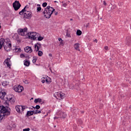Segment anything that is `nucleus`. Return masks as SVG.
<instances>
[{"label":"nucleus","mask_w":131,"mask_h":131,"mask_svg":"<svg viewBox=\"0 0 131 131\" xmlns=\"http://www.w3.org/2000/svg\"><path fill=\"white\" fill-rule=\"evenodd\" d=\"M41 10V8L40 7H38L37 8V12H40Z\"/></svg>","instance_id":"nucleus-33"},{"label":"nucleus","mask_w":131,"mask_h":131,"mask_svg":"<svg viewBox=\"0 0 131 131\" xmlns=\"http://www.w3.org/2000/svg\"><path fill=\"white\" fill-rule=\"evenodd\" d=\"M27 28H25L24 29H18L17 30V32L19 35H20L21 36H26L28 35V32H27Z\"/></svg>","instance_id":"nucleus-5"},{"label":"nucleus","mask_w":131,"mask_h":131,"mask_svg":"<svg viewBox=\"0 0 131 131\" xmlns=\"http://www.w3.org/2000/svg\"><path fill=\"white\" fill-rule=\"evenodd\" d=\"M24 82H25L26 84H28V83H29L28 81V80H26L24 81Z\"/></svg>","instance_id":"nucleus-40"},{"label":"nucleus","mask_w":131,"mask_h":131,"mask_svg":"<svg viewBox=\"0 0 131 131\" xmlns=\"http://www.w3.org/2000/svg\"><path fill=\"white\" fill-rule=\"evenodd\" d=\"M126 45L130 46L131 45V37H127L126 38Z\"/></svg>","instance_id":"nucleus-18"},{"label":"nucleus","mask_w":131,"mask_h":131,"mask_svg":"<svg viewBox=\"0 0 131 131\" xmlns=\"http://www.w3.org/2000/svg\"><path fill=\"white\" fill-rule=\"evenodd\" d=\"M63 6L64 7H66L67 4L66 3H64V4H63Z\"/></svg>","instance_id":"nucleus-41"},{"label":"nucleus","mask_w":131,"mask_h":131,"mask_svg":"<svg viewBox=\"0 0 131 131\" xmlns=\"http://www.w3.org/2000/svg\"><path fill=\"white\" fill-rule=\"evenodd\" d=\"M59 115L60 118L64 119L67 117V114H66V113H64L63 112H60L59 113Z\"/></svg>","instance_id":"nucleus-14"},{"label":"nucleus","mask_w":131,"mask_h":131,"mask_svg":"<svg viewBox=\"0 0 131 131\" xmlns=\"http://www.w3.org/2000/svg\"><path fill=\"white\" fill-rule=\"evenodd\" d=\"M60 43V45H61V46H63L64 45V43H63L62 40H61Z\"/></svg>","instance_id":"nucleus-39"},{"label":"nucleus","mask_w":131,"mask_h":131,"mask_svg":"<svg viewBox=\"0 0 131 131\" xmlns=\"http://www.w3.org/2000/svg\"><path fill=\"white\" fill-rule=\"evenodd\" d=\"M34 48H35V51L36 52L40 51V50H41L42 49V47H41V44L39 42H37L34 45Z\"/></svg>","instance_id":"nucleus-11"},{"label":"nucleus","mask_w":131,"mask_h":131,"mask_svg":"<svg viewBox=\"0 0 131 131\" xmlns=\"http://www.w3.org/2000/svg\"><path fill=\"white\" fill-rule=\"evenodd\" d=\"M4 64H6L7 65V66L8 67H9V69L11 68V64L10 58H7L6 59H5V60L4 61Z\"/></svg>","instance_id":"nucleus-12"},{"label":"nucleus","mask_w":131,"mask_h":131,"mask_svg":"<svg viewBox=\"0 0 131 131\" xmlns=\"http://www.w3.org/2000/svg\"><path fill=\"white\" fill-rule=\"evenodd\" d=\"M95 41H96V42L97 43V39H96V40H95Z\"/></svg>","instance_id":"nucleus-48"},{"label":"nucleus","mask_w":131,"mask_h":131,"mask_svg":"<svg viewBox=\"0 0 131 131\" xmlns=\"http://www.w3.org/2000/svg\"><path fill=\"white\" fill-rule=\"evenodd\" d=\"M54 96L56 99H59V98L63 99L66 97V95L61 92H56Z\"/></svg>","instance_id":"nucleus-6"},{"label":"nucleus","mask_w":131,"mask_h":131,"mask_svg":"<svg viewBox=\"0 0 131 131\" xmlns=\"http://www.w3.org/2000/svg\"><path fill=\"white\" fill-rule=\"evenodd\" d=\"M29 8L28 6H26L21 11L19 12V14L22 15L24 14V17L27 19H29L32 16L31 12L27 11V9Z\"/></svg>","instance_id":"nucleus-1"},{"label":"nucleus","mask_w":131,"mask_h":131,"mask_svg":"<svg viewBox=\"0 0 131 131\" xmlns=\"http://www.w3.org/2000/svg\"><path fill=\"white\" fill-rule=\"evenodd\" d=\"M34 114H40L41 113V111H38V110H36L34 111H33Z\"/></svg>","instance_id":"nucleus-25"},{"label":"nucleus","mask_w":131,"mask_h":131,"mask_svg":"<svg viewBox=\"0 0 131 131\" xmlns=\"http://www.w3.org/2000/svg\"><path fill=\"white\" fill-rule=\"evenodd\" d=\"M6 42V39H4L3 38H1L0 39V49H2L3 46L4 47V43Z\"/></svg>","instance_id":"nucleus-16"},{"label":"nucleus","mask_w":131,"mask_h":131,"mask_svg":"<svg viewBox=\"0 0 131 131\" xmlns=\"http://www.w3.org/2000/svg\"><path fill=\"white\" fill-rule=\"evenodd\" d=\"M11 43L9 38L6 39V42L4 43V49L7 52H9L11 50Z\"/></svg>","instance_id":"nucleus-3"},{"label":"nucleus","mask_w":131,"mask_h":131,"mask_svg":"<svg viewBox=\"0 0 131 131\" xmlns=\"http://www.w3.org/2000/svg\"><path fill=\"white\" fill-rule=\"evenodd\" d=\"M13 7L14 8V10L15 11H17L20 8V7H21V5L20 4L18 1H16L13 4Z\"/></svg>","instance_id":"nucleus-10"},{"label":"nucleus","mask_w":131,"mask_h":131,"mask_svg":"<svg viewBox=\"0 0 131 131\" xmlns=\"http://www.w3.org/2000/svg\"><path fill=\"white\" fill-rule=\"evenodd\" d=\"M20 58H24V57H25V56L24 54H21L20 55Z\"/></svg>","instance_id":"nucleus-35"},{"label":"nucleus","mask_w":131,"mask_h":131,"mask_svg":"<svg viewBox=\"0 0 131 131\" xmlns=\"http://www.w3.org/2000/svg\"><path fill=\"white\" fill-rule=\"evenodd\" d=\"M43 79H42L41 82L44 83L45 82L47 83H50L51 82V79L50 77L47 76V77H43Z\"/></svg>","instance_id":"nucleus-13"},{"label":"nucleus","mask_w":131,"mask_h":131,"mask_svg":"<svg viewBox=\"0 0 131 131\" xmlns=\"http://www.w3.org/2000/svg\"><path fill=\"white\" fill-rule=\"evenodd\" d=\"M49 56L50 57H52V54L50 53V54H49Z\"/></svg>","instance_id":"nucleus-43"},{"label":"nucleus","mask_w":131,"mask_h":131,"mask_svg":"<svg viewBox=\"0 0 131 131\" xmlns=\"http://www.w3.org/2000/svg\"><path fill=\"white\" fill-rule=\"evenodd\" d=\"M117 6L116 5H113L112 7L111 8V10L113 11H114V10L117 9Z\"/></svg>","instance_id":"nucleus-28"},{"label":"nucleus","mask_w":131,"mask_h":131,"mask_svg":"<svg viewBox=\"0 0 131 131\" xmlns=\"http://www.w3.org/2000/svg\"><path fill=\"white\" fill-rule=\"evenodd\" d=\"M76 34H77V35L80 36V35H81L82 32L80 30H78L77 31Z\"/></svg>","instance_id":"nucleus-27"},{"label":"nucleus","mask_w":131,"mask_h":131,"mask_svg":"<svg viewBox=\"0 0 131 131\" xmlns=\"http://www.w3.org/2000/svg\"><path fill=\"white\" fill-rule=\"evenodd\" d=\"M29 130H30L29 128H25V129H23V131H29Z\"/></svg>","instance_id":"nucleus-36"},{"label":"nucleus","mask_w":131,"mask_h":131,"mask_svg":"<svg viewBox=\"0 0 131 131\" xmlns=\"http://www.w3.org/2000/svg\"><path fill=\"white\" fill-rule=\"evenodd\" d=\"M71 20H72V19H71Z\"/></svg>","instance_id":"nucleus-51"},{"label":"nucleus","mask_w":131,"mask_h":131,"mask_svg":"<svg viewBox=\"0 0 131 131\" xmlns=\"http://www.w3.org/2000/svg\"><path fill=\"white\" fill-rule=\"evenodd\" d=\"M55 9L50 6H48L42 12L44 16L47 18H50Z\"/></svg>","instance_id":"nucleus-2"},{"label":"nucleus","mask_w":131,"mask_h":131,"mask_svg":"<svg viewBox=\"0 0 131 131\" xmlns=\"http://www.w3.org/2000/svg\"><path fill=\"white\" fill-rule=\"evenodd\" d=\"M47 3H43V4H42V6H43V7H46L47 6Z\"/></svg>","instance_id":"nucleus-34"},{"label":"nucleus","mask_w":131,"mask_h":131,"mask_svg":"<svg viewBox=\"0 0 131 131\" xmlns=\"http://www.w3.org/2000/svg\"><path fill=\"white\" fill-rule=\"evenodd\" d=\"M67 36H68V37H70V34H67Z\"/></svg>","instance_id":"nucleus-46"},{"label":"nucleus","mask_w":131,"mask_h":131,"mask_svg":"<svg viewBox=\"0 0 131 131\" xmlns=\"http://www.w3.org/2000/svg\"><path fill=\"white\" fill-rule=\"evenodd\" d=\"M24 64L25 66L29 67V65L30 64V62L27 60H24Z\"/></svg>","instance_id":"nucleus-21"},{"label":"nucleus","mask_w":131,"mask_h":131,"mask_svg":"<svg viewBox=\"0 0 131 131\" xmlns=\"http://www.w3.org/2000/svg\"><path fill=\"white\" fill-rule=\"evenodd\" d=\"M1 25H0V29H1Z\"/></svg>","instance_id":"nucleus-50"},{"label":"nucleus","mask_w":131,"mask_h":131,"mask_svg":"<svg viewBox=\"0 0 131 131\" xmlns=\"http://www.w3.org/2000/svg\"><path fill=\"white\" fill-rule=\"evenodd\" d=\"M58 40H59V41H60V40L62 41V40L61 38H58Z\"/></svg>","instance_id":"nucleus-44"},{"label":"nucleus","mask_w":131,"mask_h":131,"mask_svg":"<svg viewBox=\"0 0 131 131\" xmlns=\"http://www.w3.org/2000/svg\"><path fill=\"white\" fill-rule=\"evenodd\" d=\"M0 112L1 114L4 116H7L10 114V113L8 110V107H4V106H0Z\"/></svg>","instance_id":"nucleus-4"},{"label":"nucleus","mask_w":131,"mask_h":131,"mask_svg":"<svg viewBox=\"0 0 131 131\" xmlns=\"http://www.w3.org/2000/svg\"><path fill=\"white\" fill-rule=\"evenodd\" d=\"M103 4H104V5L106 6V2L104 1Z\"/></svg>","instance_id":"nucleus-42"},{"label":"nucleus","mask_w":131,"mask_h":131,"mask_svg":"<svg viewBox=\"0 0 131 131\" xmlns=\"http://www.w3.org/2000/svg\"><path fill=\"white\" fill-rule=\"evenodd\" d=\"M81 123H82V121L81 122Z\"/></svg>","instance_id":"nucleus-53"},{"label":"nucleus","mask_w":131,"mask_h":131,"mask_svg":"<svg viewBox=\"0 0 131 131\" xmlns=\"http://www.w3.org/2000/svg\"><path fill=\"white\" fill-rule=\"evenodd\" d=\"M54 2H55V3H57V2H56V1H55Z\"/></svg>","instance_id":"nucleus-49"},{"label":"nucleus","mask_w":131,"mask_h":131,"mask_svg":"<svg viewBox=\"0 0 131 131\" xmlns=\"http://www.w3.org/2000/svg\"><path fill=\"white\" fill-rule=\"evenodd\" d=\"M37 33L36 32H31V33H28L27 34L28 36L30 38L33 39L34 40H36L37 38Z\"/></svg>","instance_id":"nucleus-8"},{"label":"nucleus","mask_w":131,"mask_h":131,"mask_svg":"<svg viewBox=\"0 0 131 131\" xmlns=\"http://www.w3.org/2000/svg\"><path fill=\"white\" fill-rule=\"evenodd\" d=\"M37 60V58L36 57H33L32 62L34 63Z\"/></svg>","instance_id":"nucleus-29"},{"label":"nucleus","mask_w":131,"mask_h":131,"mask_svg":"<svg viewBox=\"0 0 131 131\" xmlns=\"http://www.w3.org/2000/svg\"><path fill=\"white\" fill-rule=\"evenodd\" d=\"M32 99H33V98H32Z\"/></svg>","instance_id":"nucleus-54"},{"label":"nucleus","mask_w":131,"mask_h":131,"mask_svg":"<svg viewBox=\"0 0 131 131\" xmlns=\"http://www.w3.org/2000/svg\"><path fill=\"white\" fill-rule=\"evenodd\" d=\"M34 102L36 103L37 102H41V99L40 98H38V99H35L34 100Z\"/></svg>","instance_id":"nucleus-24"},{"label":"nucleus","mask_w":131,"mask_h":131,"mask_svg":"<svg viewBox=\"0 0 131 131\" xmlns=\"http://www.w3.org/2000/svg\"><path fill=\"white\" fill-rule=\"evenodd\" d=\"M6 95V92H1L0 93V98L2 99H3Z\"/></svg>","instance_id":"nucleus-19"},{"label":"nucleus","mask_w":131,"mask_h":131,"mask_svg":"<svg viewBox=\"0 0 131 131\" xmlns=\"http://www.w3.org/2000/svg\"><path fill=\"white\" fill-rule=\"evenodd\" d=\"M20 51H21V49L20 48H16L15 49V51L16 52H20Z\"/></svg>","instance_id":"nucleus-32"},{"label":"nucleus","mask_w":131,"mask_h":131,"mask_svg":"<svg viewBox=\"0 0 131 131\" xmlns=\"http://www.w3.org/2000/svg\"><path fill=\"white\" fill-rule=\"evenodd\" d=\"M75 50L80 51V44L79 43H76L74 45V46Z\"/></svg>","instance_id":"nucleus-17"},{"label":"nucleus","mask_w":131,"mask_h":131,"mask_svg":"<svg viewBox=\"0 0 131 131\" xmlns=\"http://www.w3.org/2000/svg\"><path fill=\"white\" fill-rule=\"evenodd\" d=\"M104 49H105L106 51H107V50H108V47H107V46H105V47H104Z\"/></svg>","instance_id":"nucleus-38"},{"label":"nucleus","mask_w":131,"mask_h":131,"mask_svg":"<svg viewBox=\"0 0 131 131\" xmlns=\"http://www.w3.org/2000/svg\"><path fill=\"white\" fill-rule=\"evenodd\" d=\"M25 51L28 53H31V52H32L33 50L32 49V48L30 47H26L25 49H24Z\"/></svg>","instance_id":"nucleus-15"},{"label":"nucleus","mask_w":131,"mask_h":131,"mask_svg":"<svg viewBox=\"0 0 131 131\" xmlns=\"http://www.w3.org/2000/svg\"><path fill=\"white\" fill-rule=\"evenodd\" d=\"M37 39L39 40V41H41L42 40V39H43V37H42V36H39L38 37H37Z\"/></svg>","instance_id":"nucleus-30"},{"label":"nucleus","mask_w":131,"mask_h":131,"mask_svg":"<svg viewBox=\"0 0 131 131\" xmlns=\"http://www.w3.org/2000/svg\"><path fill=\"white\" fill-rule=\"evenodd\" d=\"M35 108H36V109H39L40 108V106L39 105H36V106H35Z\"/></svg>","instance_id":"nucleus-37"},{"label":"nucleus","mask_w":131,"mask_h":131,"mask_svg":"<svg viewBox=\"0 0 131 131\" xmlns=\"http://www.w3.org/2000/svg\"><path fill=\"white\" fill-rule=\"evenodd\" d=\"M9 101L12 104L14 103L15 102V100L12 98V97L9 98Z\"/></svg>","instance_id":"nucleus-26"},{"label":"nucleus","mask_w":131,"mask_h":131,"mask_svg":"<svg viewBox=\"0 0 131 131\" xmlns=\"http://www.w3.org/2000/svg\"><path fill=\"white\" fill-rule=\"evenodd\" d=\"M34 111H28L27 114V117L31 116V115H33Z\"/></svg>","instance_id":"nucleus-20"},{"label":"nucleus","mask_w":131,"mask_h":131,"mask_svg":"<svg viewBox=\"0 0 131 131\" xmlns=\"http://www.w3.org/2000/svg\"><path fill=\"white\" fill-rule=\"evenodd\" d=\"M9 83V82H8V81H3V82H2V85H3V86H7V85H8Z\"/></svg>","instance_id":"nucleus-22"},{"label":"nucleus","mask_w":131,"mask_h":131,"mask_svg":"<svg viewBox=\"0 0 131 131\" xmlns=\"http://www.w3.org/2000/svg\"><path fill=\"white\" fill-rule=\"evenodd\" d=\"M14 90L18 93H20L23 91L24 90L23 86L20 85H16L13 88Z\"/></svg>","instance_id":"nucleus-7"},{"label":"nucleus","mask_w":131,"mask_h":131,"mask_svg":"<svg viewBox=\"0 0 131 131\" xmlns=\"http://www.w3.org/2000/svg\"><path fill=\"white\" fill-rule=\"evenodd\" d=\"M55 14V15H56L58 14V13H57V12H56Z\"/></svg>","instance_id":"nucleus-47"},{"label":"nucleus","mask_w":131,"mask_h":131,"mask_svg":"<svg viewBox=\"0 0 131 131\" xmlns=\"http://www.w3.org/2000/svg\"><path fill=\"white\" fill-rule=\"evenodd\" d=\"M33 108L35 109V107H33Z\"/></svg>","instance_id":"nucleus-52"},{"label":"nucleus","mask_w":131,"mask_h":131,"mask_svg":"<svg viewBox=\"0 0 131 131\" xmlns=\"http://www.w3.org/2000/svg\"><path fill=\"white\" fill-rule=\"evenodd\" d=\"M5 116H3L2 114H0V122H1L2 119H3V117Z\"/></svg>","instance_id":"nucleus-31"},{"label":"nucleus","mask_w":131,"mask_h":131,"mask_svg":"<svg viewBox=\"0 0 131 131\" xmlns=\"http://www.w3.org/2000/svg\"><path fill=\"white\" fill-rule=\"evenodd\" d=\"M27 107L25 106L22 105H16L15 106L16 111L18 113H20L21 111L23 112Z\"/></svg>","instance_id":"nucleus-9"},{"label":"nucleus","mask_w":131,"mask_h":131,"mask_svg":"<svg viewBox=\"0 0 131 131\" xmlns=\"http://www.w3.org/2000/svg\"><path fill=\"white\" fill-rule=\"evenodd\" d=\"M57 118H58L56 117H54V119H57Z\"/></svg>","instance_id":"nucleus-45"},{"label":"nucleus","mask_w":131,"mask_h":131,"mask_svg":"<svg viewBox=\"0 0 131 131\" xmlns=\"http://www.w3.org/2000/svg\"><path fill=\"white\" fill-rule=\"evenodd\" d=\"M38 52V55L41 57L43 55V52L41 50L37 51Z\"/></svg>","instance_id":"nucleus-23"}]
</instances>
